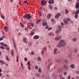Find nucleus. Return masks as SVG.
<instances>
[{
  "label": "nucleus",
  "mask_w": 79,
  "mask_h": 79,
  "mask_svg": "<svg viewBox=\"0 0 79 79\" xmlns=\"http://www.w3.org/2000/svg\"><path fill=\"white\" fill-rule=\"evenodd\" d=\"M65 45H66V43H65L64 40H61L59 44H58L57 47L59 48L61 47H64Z\"/></svg>",
  "instance_id": "f257e3e1"
},
{
  "label": "nucleus",
  "mask_w": 79,
  "mask_h": 79,
  "mask_svg": "<svg viewBox=\"0 0 79 79\" xmlns=\"http://www.w3.org/2000/svg\"><path fill=\"white\" fill-rule=\"evenodd\" d=\"M26 18L27 19H29L30 18H31V14H28L27 15V14H25L23 16V18Z\"/></svg>",
  "instance_id": "f03ea898"
},
{
  "label": "nucleus",
  "mask_w": 79,
  "mask_h": 79,
  "mask_svg": "<svg viewBox=\"0 0 79 79\" xmlns=\"http://www.w3.org/2000/svg\"><path fill=\"white\" fill-rule=\"evenodd\" d=\"M41 3L43 6H44V5H46V3H47V2L46 1L43 0L41 1Z\"/></svg>",
  "instance_id": "7ed1b4c3"
},
{
  "label": "nucleus",
  "mask_w": 79,
  "mask_h": 79,
  "mask_svg": "<svg viewBox=\"0 0 79 79\" xmlns=\"http://www.w3.org/2000/svg\"><path fill=\"white\" fill-rule=\"evenodd\" d=\"M60 13H57L56 14V15L55 16V18H56V19H58L59 17H60Z\"/></svg>",
  "instance_id": "20e7f679"
},
{
  "label": "nucleus",
  "mask_w": 79,
  "mask_h": 79,
  "mask_svg": "<svg viewBox=\"0 0 79 79\" xmlns=\"http://www.w3.org/2000/svg\"><path fill=\"white\" fill-rule=\"evenodd\" d=\"M60 39H61V37L60 36H59V37H56L55 38V40H56L57 41H58Z\"/></svg>",
  "instance_id": "39448f33"
},
{
  "label": "nucleus",
  "mask_w": 79,
  "mask_h": 79,
  "mask_svg": "<svg viewBox=\"0 0 79 79\" xmlns=\"http://www.w3.org/2000/svg\"><path fill=\"white\" fill-rule=\"evenodd\" d=\"M23 41L25 43V44H27V39L26 38H23Z\"/></svg>",
  "instance_id": "423d86ee"
},
{
  "label": "nucleus",
  "mask_w": 79,
  "mask_h": 79,
  "mask_svg": "<svg viewBox=\"0 0 79 79\" xmlns=\"http://www.w3.org/2000/svg\"><path fill=\"white\" fill-rule=\"evenodd\" d=\"M4 30L6 31V32H8V27L7 26H5L4 27Z\"/></svg>",
  "instance_id": "0eeeda50"
},
{
  "label": "nucleus",
  "mask_w": 79,
  "mask_h": 79,
  "mask_svg": "<svg viewBox=\"0 0 79 79\" xmlns=\"http://www.w3.org/2000/svg\"><path fill=\"white\" fill-rule=\"evenodd\" d=\"M60 31H61V29H59L56 31V32L58 34H59V33H60V32H61Z\"/></svg>",
  "instance_id": "6e6552de"
},
{
  "label": "nucleus",
  "mask_w": 79,
  "mask_h": 79,
  "mask_svg": "<svg viewBox=\"0 0 79 79\" xmlns=\"http://www.w3.org/2000/svg\"><path fill=\"white\" fill-rule=\"evenodd\" d=\"M48 3L49 4H51L52 3H54V0H50L48 1Z\"/></svg>",
  "instance_id": "1a4fd4ad"
},
{
  "label": "nucleus",
  "mask_w": 79,
  "mask_h": 79,
  "mask_svg": "<svg viewBox=\"0 0 79 79\" xmlns=\"http://www.w3.org/2000/svg\"><path fill=\"white\" fill-rule=\"evenodd\" d=\"M33 39H39V36L38 35H36L34 36Z\"/></svg>",
  "instance_id": "9d476101"
},
{
  "label": "nucleus",
  "mask_w": 79,
  "mask_h": 79,
  "mask_svg": "<svg viewBox=\"0 0 79 79\" xmlns=\"http://www.w3.org/2000/svg\"><path fill=\"white\" fill-rule=\"evenodd\" d=\"M42 24L43 26H47V23L46 22H43Z\"/></svg>",
  "instance_id": "9b49d317"
},
{
  "label": "nucleus",
  "mask_w": 79,
  "mask_h": 79,
  "mask_svg": "<svg viewBox=\"0 0 79 79\" xmlns=\"http://www.w3.org/2000/svg\"><path fill=\"white\" fill-rule=\"evenodd\" d=\"M63 69H62V68L61 67L60 68V69H58V73H61V71H62Z\"/></svg>",
  "instance_id": "f8f14e48"
},
{
  "label": "nucleus",
  "mask_w": 79,
  "mask_h": 79,
  "mask_svg": "<svg viewBox=\"0 0 79 79\" xmlns=\"http://www.w3.org/2000/svg\"><path fill=\"white\" fill-rule=\"evenodd\" d=\"M57 49L56 48H55L54 49V54H57V52H57Z\"/></svg>",
  "instance_id": "ddd939ff"
},
{
  "label": "nucleus",
  "mask_w": 79,
  "mask_h": 79,
  "mask_svg": "<svg viewBox=\"0 0 79 79\" xmlns=\"http://www.w3.org/2000/svg\"><path fill=\"white\" fill-rule=\"evenodd\" d=\"M74 66H75V65L74 64H72L70 65V67L72 69H74Z\"/></svg>",
  "instance_id": "4468645a"
},
{
  "label": "nucleus",
  "mask_w": 79,
  "mask_h": 79,
  "mask_svg": "<svg viewBox=\"0 0 79 79\" xmlns=\"http://www.w3.org/2000/svg\"><path fill=\"white\" fill-rule=\"evenodd\" d=\"M51 16H52V14H51L48 15H47L48 19H50V18L51 17Z\"/></svg>",
  "instance_id": "2eb2a0df"
},
{
  "label": "nucleus",
  "mask_w": 79,
  "mask_h": 79,
  "mask_svg": "<svg viewBox=\"0 0 79 79\" xmlns=\"http://www.w3.org/2000/svg\"><path fill=\"white\" fill-rule=\"evenodd\" d=\"M64 22L65 24H68V22L67 21V20H66V19H64Z\"/></svg>",
  "instance_id": "dca6fc26"
},
{
  "label": "nucleus",
  "mask_w": 79,
  "mask_h": 79,
  "mask_svg": "<svg viewBox=\"0 0 79 79\" xmlns=\"http://www.w3.org/2000/svg\"><path fill=\"white\" fill-rule=\"evenodd\" d=\"M72 41H73V42H76V41L77 40V38H73L72 39Z\"/></svg>",
  "instance_id": "f3484780"
},
{
  "label": "nucleus",
  "mask_w": 79,
  "mask_h": 79,
  "mask_svg": "<svg viewBox=\"0 0 79 79\" xmlns=\"http://www.w3.org/2000/svg\"><path fill=\"white\" fill-rule=\"evenodd\" d=\"M3 38H6V37L4 35L2 36L1 38H0V40H2L3 39Z\"/></svg>",
  "instance_id": "a211bd4d"
},
{
  "label": "nucleus",
  "mask_w": 79,
  "mask_h": 79,
  "mask_svg": "<svg viewBox=\"0 0 79 79\" xmlns=\"http://www.w3.org/2000/svg\"><path fill=\"white\" fill-rule=\"evenodd\" d=\"M34 34V32H31L29 33V35L30 36H32V35H33Z\"/></svg>",
  "instance_id": "6ab92c4d"
},
{
  "label": "nucleus",
  "mask_w": 79,
  "mask_h": 79,
  "mask_svg": "<svg viewBox=\"0 0 79 79\" xmlns=\"http://www.w3.org/2000/svg\"><path fill=\"white\" fill-rule=\"evenodd\" d=\"M79 13V8L75 12V14L78 15Z\"/></svg>",
  "instance_id": "aec40b11"
},
{
  "label": "nucleus",
  "mask_w": 79,
  "mask_h": 79,
  "mask_svg": "<svg viewBox=\"0 0 79 79\" xmlns=\"http://www.w3.org/2000/svg\"><path fill=\"white\" fill-rule=\"evenodd\" d=\"M52 65V63H50L48 66V69H50V66Z\"/></svg>",
  "instance_id": "412c9836"
},
{
  "label": "nucleus",
  "mask_w": 79,
  "mask_h": 79,
  "mask_svg": "<svg viewBox=\"0 0 79 79\" xmlns=\"http://www.w3.org/2000/svg\"><path fill=\"white\" fill-rule=\"evenodd\" d=\"M76 7L77 9L79 7V3H78L76 4Z\"/></svg>",
  "instance_id": "4be33fe9"
},
{
  "label": "nucleus",
  "mask_w": 79,
  "mask_h": 79,
  "mask_svg": "<svg viewBox=\"0 0 79 79\" xmlns=\"http://www.w3.org/2000/svg\"><path fill=\"white\" fill-rule=\"evenodd\" d=\"M52 36H54V35H53V33L52 32H50L49 34V35H50V36H52Z\"/></svg>",
  "instance_id": "5701e85b"
},
{
  "label": "nucleus",
  "mask_w": 79,
  "mask_h": 79,
  "mask_svg": "<svg viewBox=\"0 0 79 79\" xmlns=\"http://www.w3.org/2000/svg\"><path fill=\"white\" fill-rule=\"evenodd\" d=\"M38 71L40 73H42V69H41V68H39L38 69Z\"/></svg>",
  "instance_id": "b1692460"
},
{
  "label": "nucleus",
  "mask_w": 79,
  "mask_h": 79,
  "mask_svg": "<svg viewBox=\"0 0 79 79\" xmlns=\"http://www.w3.org/2000/svg\"><path fill=\"white\" fill-rule=\"evenodd\" d=\"M30 25L31 27H34V23H30Z\"/></svg>",
  "instance_id": "393cba45"
},
{
  "label": "nucleus",
  "mask_w": 79,
  "mask_h": 79,
  "mask_svg": "<svg viewBox=\"0 0 79 79\" xmlns=\"http://www.w3.org/2000/svg\"><path fill=\"white\" fill-rule=\"evenodd\" d=\"M65 14H68V13H69V11H68V10L65 9Z\"/></svg>",
  "instance_id": "a878e982"
},
{
  "label": "nucleus",
  "mask_w": 79,
  "mask_h": 79,
  "mask_svg": "<svg viewBox=\"0 0 79 79\" xmlns=\"http://www.w3.org/2000/svg\"><path fill=\"white\" fill-rule=\"evenodd\" d=\"M74 16L75 18H76V19H77V18H78V14H75Z\"/></svg>",
  "instance_id": "bb28decb"
},
{
  "label": "nucleus",
  "mask_w": 79,
  "mask_h": 79,
  "mask_svg": "<svg viewBox=\"0 0 79 79\" xmlns=\"http://www.w3.org/2000/svg\"><path fill=\"white\" fill-rule=\"evenodd\" d=\"M11 53L12 56H13L14 55V53H13V50H11Z\"/></svg>",
  "instance_id": "cd10ccee"
},
{
  "label": "nucleus",
  "mask_w": 79,
  "mask_h": 79,
  "mask_svg": "<svg viewBox=\"0 0 79 79\" xmlns=\"http://www.w3.org/2000/svg\"><path fill=\"white\" fill-rule=\"evenodd\" d=\"M6 60H7V61H10V59H9V58H8V56H6Z\"/></svg>",
  "instance_id": "c85d7f7f"
},
{
  "label": "nucleus",
  "mask_w": 79,
  "mask_h": 79,
  "mask_svg": "<svg viewBox=\"0 0 79 79\" xmlns=\"http://www.w3.org/2000/svg\"><path fill=\"white\" fill-rule=\"evenodd\" d=\"M56 61H58L59 63H60L61 61V59H58L57 60H56Z\"/></svg>",
  "instance_id": "c756f323"
},
{
  "label": "nucleus",
  "mask_w": 79,
  "mask_h": 79,
  "mask_svg": "<svg viewBox=\"0 0 79 79\" xmlns=\"http://www.w3.org/2000/svg\"><path fill=\"white\" fill-rule=\"evenodd\" d=\"M37 60L38 61H42V59H41V58H40V57H39L38 58Z\"/></svg>",
  "instance_id": "7c9ffc66"
},
{
  "label": "nucleus",
  "mask_w": 79,
  "mask_h": 79,
  "mask_svg": "<svg viewBox=\"0 0 79 79\" xmlns=\"http://www.w3.org/2000/svg\"><path fill=\"white\" fill-rule=\"evenodd\" d=\"M27 65L28 66H30V65L31 64V63H30V61H28L27 63Z\"/></svg>",
  "instance_id": "2f4dec72"
},
{
  "label": "nucleus",
  "mask_w": 79,
  "mask_h": 79,
  "mask_svg": "<svg viewBox=\"0 0 79 79\" xmlns=\"http://www.w3.org/2000/svg\"><path fill=\"white\" fill-rule=\"evenodd\" d=\"M66 20L67 21H71V19H70V18H68L66 19Z\"/></svg>",
  "instance_id": "473e14b6"
},
{
  "label": "nucleus",
  "mask_w": 79,
  "mask_h": 79,
  "mask_svg": "<svg viewBox=\"0 0 79 79\" xmlns=\"http://www.w3.org/2000/svg\"><path fill=\"white\" fill-rule=\"evenodd\" d=\"M73 50L74 52H75L76 53H77V49H74Z\"/></svg>",
  "instance_id": "72a5a7b5"
},
{
  "label": "nucleus",
  "mask_w": 79,
  "mask_h": 79,
  "mask_svg": "<svg viewBox=\"0 0 79 79\" xmlns=\"http://www.w3.org/2000/svg\"><path fill=\"white\" fill-rule=\"evenodd\" d=\"M20 24L22 27H24V25L22 23H20Z\"/></svg>",
  "instance_id": "f704fd0d"
},
{
  "label": "nucleus",
  "mask_w": 79,
  "mask_h": 79,
  "mask_svg": "<svg viewBox=\"0 0 79 79\" xmlns=\"http://www.w3.org/2000/svg\"><path fill=\"white\" fill-rule=\"evenodd\" d=\"M49 6L50 8L51 9V10H52L53 9V7H52V6L51 5H49Z\"/></svg>",
  "instance_id": "c9c22d12"
},
{
  "label": "nucleus",
  "mask_w": 79,
  "mask_h": 79,
  "mask_svg": "<svg viewBox=\"0 0 79 79\" xmlns=\"http://www.w3.org/2000/svg\"><path fill=\"white\" fill-rule=\"evenodd\" d=\"M39 14L40 16H42V12L41 11H40L39 12Z\"/></svg>",
  "instance_id": "e433bc0d"
},
{
  "label": "nucleus",
  "mask_w": 79,
  "mask_h": 79,
  "mask_svg": "<svg viewBox=\"0 0 79 79\" xmlns=\"http://www.w3.org/2000/svg\"><path fill=\"white\" fill-rule=\"evenodd\" d=\"M0 48H1V49H5V48L3 46H1L0 47Z\"/></svg>",
  "instance_id": "4c0bfd02"
},
{
  "label": "nucleus",
  "mask_w": 79,
  "mask_h": 79,
  "mask_svg": "<svg viewBox=\"0 0 79 79\" xmlns=\"http://www.w3.org/2000/svg\"><path fill=\"white\" fill-rule=\"evenodd\" d=\"M41 53L42 55H44V51H42L41 52Z\"/></svg>",
  "instance_id": "58836bf2"
},
{
  "label": "nucleus",
  "mask_w": 79,
  "mask_h": 79,
  "mask_svg": "<svg viewBox=\"0 0 79 79\" xmlns=\"http://www.w3.org/2000/svg\"><path fill=\"white\" fill-rule=\"evenodd\" d=\"M24 60L25 61H27V58H24Z\"/></svg>",
  "instance_id": "ea45409f"
},
{
  "label": "nucleus",
  "mask_w": 79,
  "mask_h": 79,
  "mask_svg": "<svg viewBox=\"0 0 79 79\" xmlns=\"http://www.w3.org/2000/svg\"><path fill=\"white\" fill-rule=\"evenodd\" d=\"M38 68V66H37V65H35V69H37Z\"/></svg>",
  "instance_id": "a19ab883"
},
{
  "label": "nucleus",
  "mask_w": 79,
  "mask_h": 79,
  "mask_svg": "<svg viewBox=\"0 0 79 79\" xmlns=\"http://www.w3.org/2000/svg\"><path fill=\"white\" fill-rule=\"evenodd\" d=\"M3 46L4 47H8V46H7V45L6 44H4Z\"/></svg>",
  "instance_id": "79ce46f5"
},
{
  "label": "nucleus",
  "mask_w": 79,
  "mask_h": 79,
  "mask_svg": "<svg viewBox=\"0 0 79 79\" xmlns=\"http://www.w3.org/2000/svg\"><path fill=\"white\" fill-rule=\"evenodd\" d=\"M1 17L3 19L5 18V17H4V16L3 15H2Z\"/></svg>",
  "instance_id": "37998d69"
},
{
  "label": "nucleus",
  "mask_w": 79,
  "mask_h": 79,
  "mask_svg": "<svg viewBox=\"0 0 79 79\" xmlns=\"http://www.w3.org/2000/svg\"><path fill=\"white\" fill-rule=\"evenodd\" d=\"M1 45H2V46H3L4 45V44L3 43H1Z\"/></svg>",
  "instance_id": "c03bdc74"
},
{
  "label": "nucleus",
  "mask_w": 79,
  "mask_h": 79,
  "mask_svg": "<svg viewBox=\"0 0 79 79\" xmlns=\"http://www.w3.org/2000/svg\"><path fill=\"white\" fill-rule=\"evenodd\" d=\"M46 49H47V48H46V47H44L43 48V49L44 50H46Z\"/></svg>",
  "instance_id": "a18cd8bd"
},
{
  "label": "nucleus",
  "mask_w": 79,
  "mask_h": 79,
  "mask_svg": "<svg viewBox=\"0 0 79 79\" xmlns=\"http://www.w3.org/2000/svg\"><path fill=\"white\" fill-rule=\"evenodd\" d=\"M6 63L5 62H4L3 61V62L2 63V64H5Z\"/></svg>",
  "instance_id": "49530a36"
},
{
  "label": "nucleus",
  "mask_w": 79,
  "mask_h": 79,
  "mask_svg": "<svg viewBox=\"0 0 79 79\" xmlns=\"http://www.w3.org/2000/svg\"><path fill=\"white\" fill-rule=\"evenodd\" d=\"M61 26H64V23H63L61 22Z\"/></svg>",
  "instance_id": "de8ad7c7"
},
{
  "label": "nucleus",
  "mask_w": 79,
  "mask_h": 79,
  "mask_svg": "<svg viewBox=\"0 0 79 79\" xmlns=\"http://www.w3.org/2000/svg\"><path fill=\"white\" fill-rule=\"evenodd\" d=\"M64 74L65 76H66L67 74V73H66V72H64Z\"/></svg>",
  "instance_id": "09e8293b"
},
{
  "label": "nucleus",
  "mask_w": 79,
  "mask_h": 79,
  "mask_svg": "<svg viewBox=\"0 0 79 79\" xmlns=\"http://www.w3.org/2000/svg\"><path fill=\"white\" fill-rule=\"evenodd\" d=\"M76 73H77V74H79V71H77L76 72Z\"/></svg>",
  "instance_id": "8fccbe9b"
},
{
  "label": "nucleus",
  "mask_w": 79,
  "mask_h": 79,
  "mask_svg": "<svg viewBox=\"0 0 79 79\" xmlns=\"http://www.w3.org/2000/svg\"><path fill=\"white\" fill-rule=\"evenodd\" d=\"M23 2L24 3H27V1H24Z\"/></svg>",
  "instance_id": "3c124183"
},
{
  "label": "nucleus",
  "mask_w": 79,
  "mask_h": 79,
  "mask_svg": "<svg viewBox=\"0 0 79 79\" xmlns=\"http://www.w3.org/2000/svg\"><path fill=\"white\" fill-rule=\"evenodd\" d=\"M52 29V27H50L49 28H48V30H51Z\"/></svg>",
  "instance_id": "603ef678"
},
{
  "label": "nucleus",
  "mask_w": 79,
  "mask_h": 79,
  "mask_svg": "<svg viewBox=\"0 0 79 79\" xmlns=\"http://www.w3.org/2000/svg\"><path fill=\"white\" fill-rule=\"evenodd\" d=\"M31 53L32 55H34V52L33 51L31 52Z\"/></svg>",
  "instance_id": "864d4df0"
},
{
  "label": "nucleus",
  "mask_w": 79,
  "mask_h": 79,
  "mask_svg": "<svg viewBox=\"0 0 79 79\" xmlns=\"http://www.w3.org/2000/svg\"><path fill=\"white\" fill-rule=\"evenodd\" d=\"M70 78H71V76H68V79H70Z\"/></svg>",
  "instance_id": "5fc2aeb1"
},
{
  "label": "nucleus",
  "mask_w": 79,
  "mask_h": 79,
  "mask_svg": "<svg viewBox=\"0 0 79 79\" xmlns=\"http://www.w3.org/2000/svg\"><path fill=\"white\" fill-rule=\"evenodd\" d=\"M65 62L66 63H68V60H65Z\"/></svg>",
  "instance_id": "6e6d98bb"
},
{
  "label": "nucleus",
  "mask_w": 79,
  "mask_h": 79,
  "mask_svg": "<svg viewBox=\"0 0 79 79\" xmlns=\"http://www.w3.org/2000/svg\"><path fill=\"white\" fill-rule=\"evenodd\" d=\"M3 60H1L0 61V63H3Z\"/></svg>",
  "instance_id": "4d7b16f0"
},
{
  "label": "nucleus",
  "mask_w": 79,
  "mask_h": 79,
  "mask_svg": "<svg viewBox=\"0 0 79 79\" xmlns=\"http://www.w3.org/2000/svg\"><path fill=\"white\" fill-rule=\"evenodd\" d=\"M37 76L38 77H40V75L39 74H37Z\"/></svg>",
  "instance_id": "13d9d810"
},
{
  "label": "nucleus",
  "mask_w": 79,
  "mask_h": 79,
  "mask_svg": "<svg viewBox=\"0 0 79 79\" xmlns=\"http://www.w3.org/2000/svg\"><path fill=\"white\" fill-rule=\"evenodd\" d=\"M39 22L38 21H37L36 22V24H39Z\"/></svg>",
  "instance_id": "bf43d9fd"
},
{
  "label": "nucleus",
  "mask_w": 79,
  "mask_h": 79,
  "mask_svg": "<svg viewBox=\"0 0 79 79\" xmlns=\"http://www.w3.org/2000/svg\"><path fill=\"white\" fill-rule=\"evenodd\" d=\"M21 66L22 67V68H23V63H21Z\"/></svg>",
  "instance_id": "052dcab7"
},
{
  "label": "nucleus",
  "mask_w": 79,
  "mask_h": 79,
  "mask_svg": "<svg viewBox=\"0 0 79 79\" xmlns=\"http://www.w3.org/2000/svg\"><path fill=\"white\" fill-rule=\"evenodd\" d=\"M48 26H46L45 27V28L48 29Z\"/></svg>",
  "instance_id": "680f3d73"
},
{
  "label": "nucleus",
  "mask_w": 79,
  "mask_h": 79,
  "mask_svg": "<svg viewBox=\"0 0 79 79\" xmlns=\"http://www.w3.org/2000/svg\"><path fill=\"white\" fill-rule=\"evenodd\" d=\"M64 68H66V65H64Z\"/></svg>",
  "instance_id": "e2e57ef3"
},
{
  "label": "nucleus",
  "mask_w": 79,
  "mask_h": 79,
  "mask_svg": "<svg viewBox=\"0 0 79 79\" xmlns=\"http://www.w3.org/2000/svg\"><path fill=\"white\" fill-rule=\"evenodd\" d=\"M39 23L41 21V19H39L38 21Z\"/></svg>",
  "instance_id": "0e129e2a"
},
{
  "label": "nucleus",
  "mask_w": 79,
  "mask_h": 79,
  "mask_svg": "<svg viewBox=\"0 0 79 79\" xmlns=\"http://www.w3.org/2000/svg\"><path fill=\"white\" fill-rule=\"evenodd\" d=\"M54 10H57V7H55L54 8Z\"/></svg>",
  "instance_id": "69168bd1"
},
{
  "label": "nucleus",
  "mask_w": 79,
  "mask_h": 79,
  "mask_svg": "<svg viewBox=\"0 0 79 79\" xmlns=\"http://www.w3.org/2000/svg\"><path fill=\"white\" fill-rule=\"evenodd\" d=\"M29 44L30 46H31V45H32V44H31V42L29 43Z\"/></svg>",
  "instance_id": "338daca9"
},
{
  "label": "nucleus",
  "mask_w": 79,
  "mask_h": 79,
  "mask_svg": "<svg viewBox=\"0 0 79 79\" xmlns=\"http://www.w3.org/2000/svg\"><path fill=\"white\" fill-rule=\"evenodd\" d=\"M60 79H65V78H64L63 77H60Z\"/></svg>",
  "instance_id": "774afa93"
}]
</instances>
